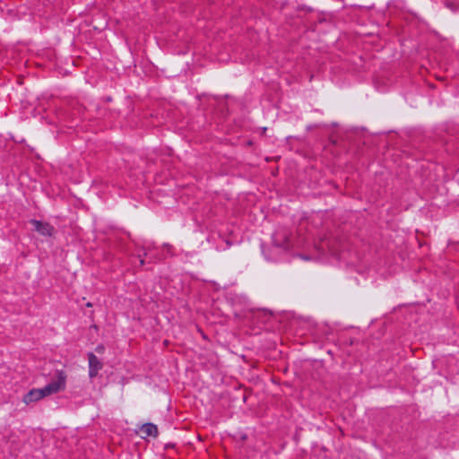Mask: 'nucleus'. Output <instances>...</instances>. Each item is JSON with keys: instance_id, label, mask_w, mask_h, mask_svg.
I'll return each instance as SVG.
<instances>
[{"instance_id": "nucleus-5", "label": "nucleus", "mask_w": 459, "mask_h": 459, "mask_svg": "<svg viewBox=\"0 0 459 459\" xmlns=\"http://www.w3.org/2000/svg\"><path fill=\"white\" fill-rule=\"evenodd\" d=\"M139 435L143 438H146L148 437H156L158 435L157 426L152 423H144L140 427Z\"/></svg>"}, {"instance_id": "nucleus-1", "label": "nucleus", "mask_w": 459, "mask_h": 459, "mask_svg": "<svg viewBox=\"0 0 459 459\" xmlns=\"http://www.w3.org/2000/svg\"><path fill=\"white\" fill-rule=\"evenodd\" d=\"M65 374L63 371H59L56 375V378L54 381L41 388L44 395L48 396L61 390H64L65 387Z\"/></svg>"}, {"instance_id": "nucleus-2", "label": "nucleus", "mask_w": 459, "mask_h": 459, "mask_svg": "<svg viewBox=\"0 0 459 459\" xmlns=\"http://www.w3.org/2000/svg\"><path fill=\"white\" fill-rule=\"evenodd\" d=\"M88 360H89V377L91 378H93L98 375L99 371L102 368L103 364L97 358V356L91 352L88 354Z\"/></svg>"}, {"instance_id": "nucleus-3", "label": "nucleus", "mask_w": 459, "mask_h": 459, "mask_svg": "<svg viewBox=\"0 0 459 459\" xmlns=\"http://www.w3.org/2000/svg\"><path fill=\"white\" fill-rule=\"evenodd\" d=\"M30 223L34 226L35 230L42 236L50 237L54 232V228L47 222H42L37 220H31Z\"/></svg>"}, {"instance_id": "nucleus-6", "label": "nucleus", "mask_w": 459, "mask_h": 459, "mask_svg": "<svg viewBox=\"0 0 459 459\" xmlns=\"http://www.w3.org/2000/svg\"><path fill=\"white\" fill-rule=\"evenodd\" d=\"M103 350H104V348H103L102 346H100V347H98V348H97V351H98L99 352H102V351H103Z\"/></svg>"}, {"instance_id": "nucleus-7", "label": "nucleus", "mask_w": 459, "mask_h": 459, "mask_svg": "<svg viewBox=\"0 0 459 459\" xmlns=\"http://www.w3.org/2000/svg\"><path fill=\"white\" fill-rule=\"evenodd\" d=\"M302 258L305 260H309V258L307 256H302Z\"/></svg>"}, {"instance_id": "nucleus-4", "label": "nucleus", "mask_w": 459, "mask_h": 459, "mask_svg": "<svg viewBox=\"0 0 459 459\" xmlns=\"http://www.w3.org/2000/svg\"><path fill=\"white\" fill-rule=\"evenodd\" d=\"M45 395L41 390V388L39 389H32L30 392H28L22 398V402L25 404H30L31 403H35L39 401L40 399L44 398Z\"/></svg>"}]
</instances>
